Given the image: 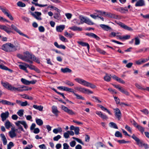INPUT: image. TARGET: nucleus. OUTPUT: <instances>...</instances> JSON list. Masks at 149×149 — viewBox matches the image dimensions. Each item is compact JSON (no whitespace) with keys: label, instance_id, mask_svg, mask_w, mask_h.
I'll use <instances>...</instances> for the list:
<instances>
[{"label":"nucleus","instance_id":"obj_58","mask_svg":"<svg viewBox=\"0 0 149 149\" xmlns=\"http://www.w3.org/2000/svg\"><path fill=\"white\" fill-rule=\"evenodd\" d=\"M96 11L99 13H100L101 15H102L104 16H106V15L107 12H106L104 11H102L100 10H97Z\"/></svg>","mask_w":149,"mask_h":149},{"label":"nucleus","instance_id":"obj_43","mask_svg":"<svg viewBox=\"0 0 149 149\" xmlns=\"http://www.w3.org/2000/svg\"><path fill=\"white\" fill-rule=\"evenodd\" d=\"M59 38L61 41L65 42H68V40H67V39L66 38L64 37L63 36L61 35H59Z\"/></svg>","mask_w":149,"mask_h":149},{"label":"nucleus","instance_id":"obj_52","mask_svg":"<svg viewBox=\"0 0 149 149\" xmlns=\"http://www.w3.org/2000/svg\"><path fill=\"white\" fill-rule=\"evenodd\" d=\"M74 95L76 96V98L77 99H81L82 100H85L84 98L82 97V96L81 95H79L78 94H77L75 93H74Z\"/></svg>","mask_w":149,"mask_h":149},{"label":"nucleus","instance_id":"obj_2","mask_svg":"<svg viewBox=\"0 0 149 149\" xmlns=\"http://www.w3.org/2000/svg\"><path fill=\"white\" fill-rule=\"evenodd\" d=\"M24 54V61L31 64L33 62L31 60L33 57V55L30 53L28 52H26Z\"/></svg>","mask_w":149,"mask_h":149},{"label":"nucleus","instance_id":"obj_9","mask_svg":"<svg viewBox=\"0 0 149 149\" xmlns=\"http://www.w3.org/2000/svg\"><path fill=\"white\" fill-rule=\"evenodd\" d=\"M61 108L65 112H67L70 115H73L75 114V113L72 111V110L68 109L67 107H66L64 105H61Z\"/></svg>","mask_w":149,"mask_h":149},{"label":"nucleus","instance_id":"obj_33","mask_svg":"<svg viewBox=\"0 0 149 149\" xmlns=\"http://www.w3.org/2000/svg\"><path fill=\"white\" fill-rule=\"evenodd\" d=\"M96 50L98 52L103 55H105L106 54V52L104 51L101 49L99 48H97Z\"/></svg>","mask_w":149,"mask_h":149},{"label":"nucleus","instance_id":"obj_22","mask_svg":"<svg viewBox=\"0 0 149 149\" xmlns=\"http://www.w3.org/2000/svg\"><path fill=\"white\" fill-rule=\"evenodd\" d=\"M69 28L71 30L74 31H81L82 30V29L81 28H80L75 26H72V27H70Z\"/></svg>","mask_w":149,"mask_h":149},{"label":"nucleus","instance_id":"obj_60","mask_svg":"<svg viewBox=\"0 0 149 149\" xmlns=\"http://www.w3.org/2000/svg\"><path fill=\"white\" fill-rule=\"evenodd\" d=\"M132 137L134 139L137 143L140 140L138 137H137L134 134H133Z\"/></svg>","mask_w":149,"mask_h":149},{"label":"nucleus","instance_id":"obj_23","mask_svg":"<svg viewBox=\"0 0 149 149\" xmlns=\"http://www.w3.org/2000/svg\"><path fill=\"white\" fill-rule=\"evenodd\" d=\"M61 71L64 73H70L72 72V70L69 68H62L61 69Z\"/></svg>","mask_w":149,"mask_h":149},{"label":"nucleus","instance_id":"obj_12","mask_svg":"<svg viewBox=\"0 0 149 149\" xmlns=\"http://www.w3.org/2000/svg\"><path fill=\"white\" fill-rule=\"evenodd\" d=\"M0 103H1L3 104L7 105L10 106H14L15 104V103L11 102L9 101L5 100H2L0 99Z\"/></svg>","mask_w":149,"mask_h":149},{"label":"nucleus","instance_id":"obj_15","mask_svg":"<svg viewBox=\"0 0 149 149\" xmlns=\"http://www.w3.org/2000/svg\"><path fill=\"white\" fill-rule=\"evenodd\" d=\"M106 16L110 18L116 19H117L118 17V15H116L115 14L111 13L108 12H107L106 13Z\"/></svg>","mask_w":149,"mask_h":149},{"label":"nucleus","instance_id":"obj_45","mask_svg":"<svg viewBox=\"0 0 149 149\" xmlns=\"http://www.w3.org/2000/svg\"><path fill=\"white\" fill-rule=\"evenodd\" d=\"M0 68L6 70H10V69L8 68L7 67L1 64L0 65Z\"/></svg>","mask_w":149,"mask_h":149},{"label":"nucleus","instance_id":"obj_37","mask_svg":"<svg viewBox=\"0 0 149 149\" xmlns=\"http://www.w3.org/2000/svg\"><path fill=\"white\" fill-rule=\"evenodd\" d=\"M18 122L20 123L21 124L23 125L24 127L26 129H27L28 127L27 125L26 122L24 121H18Z\"/></svg>","mask_w":149,"mask_h":149},{"label":"nucleus","instance_id":"obj_56","mask_svg":"<svg viewBox=\"0 0 149 149\" xmlns=\"http://www.w3.org/2000/svg\"><path fill=\"white\" fill-rule=\"evenodd\" d=\"M79 129L78 127H75L74 130L75 133L76 135H78L79 134Z\"/></svg>","mask_w":149,"mask_h":149},{"label":"nucleus","instance_id":"obj_47","mask_svg":"<svg viewBox=\"0 0 149 149\" xmlns=\"http://www.w3.org/2000/svg\"><path fill=\"white\" fill-rule=\"evenodd\" d=\"M134 39L135 41V45H139L140 43V40L139 37H136Z\"/></svg>","mask_w":149,"mask_h":149},{"label":"nucleus","instance_id":"obj_34","mask_svg":"<svg viewBox=\"0 0 149 149\" xmlns=\"http://www.w3.org/2000/svg\"><path fill=\"white\" fill-rule=\"evenodd\" d=\"M149 48H143L142 49H140L138 50H137L136 51V53L141 52H146Z\"/></svg>","mask_w":149,"mask_h":149},{"label":"nucleus","instance_id":"obj_51","mask_svg":"<svg viewBox=\"0 0 149 149\" xmlns=\"http://www.w3.org/2000/svg\"><path fill=\"white\" fill-rule=\"evenodd\" d=\"M64 35L66 37L71 38L73 36V34L69 33L67 31H66L65 32Z\"/></svg>","mask_w":149,"mask_h":149},{"label":"nucleus","instance_id":"obj_24","mask_svg":"<svg viewBox=\"0 0 149 149\" xmlns=\"http://www.w3.org/2000/svg\"><path fill=\"white\" fill-rule=\"evenodd\" d=\"M111 75H109L107 74H106L105 76L104 77V80L107 82H109L110 81L111 79Z\"/></svg>","mask_w":149,"mask_h":149},{"label":"nucleus","instance_id":"obj_10","mask_svg":"<svg viewBox=\"0 0 149 149\" xmlns=\"http://www.w3.org/2000/svg\"><path fill=\"white\" fill-rule=\"evenodd\" d=\"M1 49L6 52H10L9 43H7L1 46Z\"/></svg>","mask_w":149,"mask_h":149},{"label":"nucleus","instance_id":"obj_53","mask_svg":"<svg viewBox=\"0 0 149 149\" xmlns=\"http://www.w3.org/2000/svg\"><path fill=\"white\" fill-rule=\"evenodd\" d=\"M28 86H21V92H22L24 91H28Z\"/></svg>","mask_w":149,"mask_h":149},{"label":"nucleus","instance_id":"obj_41","mask_svg":"<svg viewBox=\"0 0 149 149\" xmlns=\"http://www.w3.org/2000/svg\"><path fill=\"white\" fill-rule=\"evenodd\" d=\"M115 135L116 137H120L121 138H122V134L118 131H117L116 132Z\"/></svg>","mask_w":149,"mask_h":149},{"label":"nucleus","instance_id":"obj_59","mask_svg":"<svg viewBox=\"0 0 149 149\" xmlns=\"http://www.w3.org/2000/svg\"><path fill=\"white\" fill-rule=\"evenodd\" d=\"M135 85L137 88L139 89L142 90H145L146 88H143L141 85H140L138 84H136Z\"/></svg>","mask_w":149,"mask_h":149},{"label":"nucleus","instance_id":"obj_14","mask_svg":"<svg viewBox=\"0 0 149 149\" xmlns=\"http://www.w3.org/2000/svg\"><path fill=\"white\" fill-rule=\"evenodd\" d=\"M0 29L8 33H9L11 32L10 28H9L4 25H0Z\"/></svg>","mask_w":149,"mask_h":149},{"label":"nucleus","instance_id":"obj_35","mask_svg":"<svg viewBox=\"0 0 149 149\" xmlns=\"http://www.w3.org/2000/svg\"><path fill=\"white\" fill-rule=\"evenodd\" d=\"M20 123H19L18 122V121H17V122L15 123L16 125L18 127L19 129H20L22 131L24 132V130L22 126L20 125Z\"/></svg>","mask_w":149,"mask_h":149},{"label":"nucleus","instance_id":"obj_40","mask_svg":"<svg viewBox=\"0 0 149 149\" xmlns=\"http://www.w3.org/2000/svg\"><path fill=\"white\" fill-rule=\"evenodd\" d=\"M17 5L18 6L22 7H25L26 6L25 4L21 1H18L17 3Z\"/></svg>","mask_w":149,"mask_h":149},{"label":"nucleus","instance_id":"obj_1","mask_svg":"<svg viewBox=\"0 0 149 149\" xmlns=\"http://www.w3.org/2000/svg\"><path fill=\"white\" fill-rule=\"evenodd\" d=\"M74 80L78 83L84 86L89 87L92 89L95 88L96 87V86L95 85L83 79L80 78H76Z\"/></svg>","mask_w":149,"mask_h":149},{"label":"nucleus","instance_id":"obj_3","mask_svg":"<svg viewBox=\"0 0 149 149\" xmlns=\"http://www.w3.org/2000/svg\"><path fill=\"white\" fill-rule=\"evenodd\" d=\"M0 9L1 10L4 14L9 18L11 20H13V18L10 14L9 11L6 8L2 6H0Z\"/></svg>","mask_w":149,"mask_h":149},{"label":"nucleus","instance_id":"obj_26","mask_svg":"<svg viewBox=\"0 0 149 149\" xmlns=\"http://www.w3.org/2000/svg\"><path fill=\"white\" fill-rule=\"evenodd\" d=\"M145 60L144 58H141L139 60L136 61V63L138 65H140L143 63H145Z\"/></svg>","mask_w":149,"mask_h":149},{"label":"nucleus","instance_id":"obj_50","mask_svg":"<svg viewBox=\"0 0 149 149\" xmlns=\"http://www.w3.org/2000/svg\"><path fill=\"white\" fill-rule=\"evenodd\" d=\"M14 145L12 142H10L7 145V149H11V148L14 146Z\"/></svg>","mask_w":149,"mask_h":149},{"label":"nucleus","instance_id":"obj_7","mask_svg":"<svg viewBox=\"0 0 149 149\" xmlns=\"http://www.w3.org/2000/svg\"><path fill=\"white\" fill-rule=\"evenodd\" d=\"M9 47L10 52L16 51L17 49H20V46L19 45L15 46L13 44L9 43Z\"/></svg>","mask_w":149,"mask_h":149},{"label":"nucleus","instance_id":"obj_27","mask_svg":"<svg viewBox=\"0 0 149 149\" xmlns=\"http://www.w3.org/2000/svg\"><path fill=\"white\" fill-rule=\"evenodd\" d=\"M36 121L37 124L39 125H42L43 124V122L42 120L40 119L36 118Z\"/></svg>","mask_w":149,"mask_h":149},{"label":"nucleus","instance_id":"obj_36","mask_svg":"<svg viewBox=\"0 0 149 149\" xmlns=\"http://www.w3.org/2000/svg\"><path fill=\"white\" fill-rule=\"evenodd\" d=\"M65 91L72 93L74 94V93H75L74 92V90L73 89L70 88H68L66 87L65 88Z\"/></svg>","mask_w":149,"mask_h":149},{"label":"nucleus","instance_id":"obj_19","mask_svg":"<svg viewBox=\"0 0 149 149\" xmlns=\"http://www.w3.org/2000/svg\"><path fill=\"white\" fill-rule=\"evenodd\" d=\"M65 26L63 25H60L56 27V30L58 32H61L64 29Z\"/></svg>","mask_w":149,"mask_h":149},{"label":"nucleus","instance_id":"obj_25","mask_svg":"<svg viewBox=\"0 0 149 149\" xmlns=\"http://www.w3.org/2000/svg\"><path fill=\"white\" fill-rule=\"evenodd\" d=\"M10 91H17L18 92H21V86L17 88H16L12 86Z\"/></svg>","mask_w":149,"mask_h":149},{"label":"nucleus","instance_id":"obj_48","mask_svg":"<svg viewBox=\"0 0 149 149\" xmlns=\"http://www.w3.org/2000/svg\"><path fill=\"white\" fill-rule=\"evenodd\" d=\"M138 130L141 133H143L144 131V128L142 126L140 125H139V126H137V128Z\"/></svg>","mask_w":149,"mask_h":149},{"label":"nucleus","instance_id":"obj_64","mask_svg":"<svg viewBox=\"0 0 149 149\" xmlns=\"http://www.w3.org/2000/svg\"><path fill=\"white\" fill-rule=\"evenodd\" d=\"M17 56L20 59H22L24 61V55L23 56L22 54H18L17 55Z\"/></svg>","mask_w":149,"mask_h":149},{"label":"nucleus","instance_id":"obj_13","mask_svg":"<svg viewBox=\"0 0 149 149\" xmlns=\"http://www.w3.org/2000/svg\"><path fill=\"white\" fill-rule=\"evenodd\" d=\"M9 115V113L8 111H6L5 113H1V117L2 119V120L4 121L8 118Z\"/></svg>","mask_w":149,"mask_h":149},{"label":"nucleus","instance_id":"obj_44","mask_svg":"<svg viewBox=\"0 0 149 149\" xmlns=\"http://www.w3.org/2000/svg\"><path fill=\"white\" fill-rule=\"evenodd\" d=\"M9 135L11 138H13L16 136V134L15 132L9 131Z\"/></svg>","mask_w":149,"mask_h":149},{"label":"nucleus","instance_id":"obj_61","mask_svg":"<svg viewBox=\"0 0 149 149\" xmlns=\"http://www.w3.org/2000/svg\"><path fill=\"white\" fill-rule=\"evenodd\" d=\"M33 60L38 63L39 64L40 63V60L38 58L36 57L34 55H33Z\"/></svg>","mask_w":149,"mask_h":149},{"label":"nucleus","instance_id":"obj_4","mask_svg":"<svg viewBox=\"0 0 149 149\" xmlns=\"http://www.w3.org/2000/svg\"><path fill=\"white\" fill-rule=\"evenodd\" d=\"M31 15L35 18L38 20H42V18L40 16L42 14L41 12H35L34 13L31 12Z\"/></svg>","mask_w":149,"mask_h":149},{"label":"nucleus","instance_id":"obj_18","mask_svg":"<svg viewBox=\"0 0 149 149\" xmlns=\"http://www.w3.org/2000/svg\"><path fill=\"white\" fill-rule=\"evenodd\" d=\"M52 112L56 116H58V113L59 112L57 109V107L54 105L52 107Z\"/></svg>","mask_w":149,"mask_h":149},{"label":"nucleus","instance_id":"obj_46","mask_svg":"<svg viewBox=\"0 0 149 149\" xmlns=\"http://www.w3.org/2000/svg\"><path fill=\"white\" fill-rule=\"evenodd\" d=\"M64 83L65 84L71 86L74 85V84L72 82H71L70 81L68 80L66 81L65 82H64Z\"/></svg>","mask_w":149,"mask_h":149},{"label":"nucleus","instance_id":"obj_8","mask_svg":"<svg viewBox=\"0 0 149 149\" xmlns=\"http://www.w3.org/2000/svg\"><path fill=\"white\" fill-rule=\"evenodd\" d=\"M11 27L13 29L15 30L20 35L25 37L29 39L30 38L28 36L24 34L20 30H19L14 25L12 24L11 25Z\"/></svg>","mask_w":149,"mask_h":149},{"label":"nucleus","instance_id":"obj_21","mask_svg":"<svg viewBox=\"0 0 149 149\" xmlns=\"http://www.w3.org/2000/svg\"><path fill=\"white\" fill-rule=\"evenodd\" d=\"M78 44L81 45L82 46L87 47L88 50H89L90 49V46L89 44L88 43L80 41L78 42Z\"/></svg>","mask_w":149,"mask_h":149},{"label":"nucleus","instance_id":"obj_16","mask_svg":"<svg viewBox=\"0 0 149 149\" xmlns=\"http://www.w3.org/2000/svg\"><path fill=\"white\" fill-rule=\"evenodd\" d=\"M1 84L4 87L7 89L8 90L11 91L12 86L8 83H5L1 82Z\"/></svg>","mask_w":149,"mask_h":149},{"label":"nucleus","instance_id":"obj_20","mask_svg":"<svg viewBox=\"0 0 149 149\" xmlns=\"http://www.w3.org/2000/svg\"><path fill=\"white\" fill-rule=\"evenodd\" d=\"M100 26L104 30L108 31L111 29V28L105 24H100Z\"/></svg>","mask_w":149,"mask_h":149},{"label":"nucleus","instance_id":"obj_6","mask_svg":"<svg viewBox=\"0 0 149 149\" xmlns=\"http://www.w3.org/2000/svg\"><path fill=\"white\" fill-rule=\"evenodd\" d=\"M116 22L117 24L120 26L121 27L125 30L130 31H131L133 30L131 28L127 26V25H125V24L121 22Z\"/></svg>","mask_w":149,"mask_h":149},{"label":"nucleus","instance_id":"obj_54","mask_svg":"<svg viewBox=\"0 0 149 149\" xmlns=\"http://www.w3.org/2000/svg\"><path fill=\"white\" fill-rule=\"evenodd\" d=\"M97 146L98 147H102L105 148V146L101 142H98L97 143Z\"/></svg>","mask_w":149,"mask_h":149},{"label":"nucleus","instance_id":"obj_32","mask_svg":"<svg viewBox=\"0 0 149 149\" xmlns=\"http://www.w3.org/2000/svg\"><path fill=\"white\" fill-rule=\"evenodd\" d=\"M31 3L32 4L36 6H38L40 7H46V6H47V4H45V5L40 4H39L38 3H35L34 2H33V1H32L31 2Z\"/></svg>","mask_w":149,"mask_h":149},{"label":"nucleus","instance_id":"obj_38","mask_svg":"<svg viewBox=\"0 0 149 149\" xmlns=\"http://www.w3.org/2000/svg\"><path fill=\"white\" fill-rule=\"evenodd\" d=\"M5 125L6 129H9L11 126V123L10 121L7 120L5 124Z\"/></svg>","mask_w":149,"mask_h":149},{"label":"nucleus","instance_id":"obj_31","mask_svg":"<svg viewBox=\"0 0 149 149\" xmlns=\"http://www.w3.org/2000/svg\"><path fill=\"white\" fill-rule=\"evenodd\" d=\"M21 81L23 84L26 85H29V81L24 78H22L21 79Z\"/></svg>","mask_w":149,"mask_h":149},{"label":"nucleus","instance_id":"obj_63","mask_svg":"<svg viewBox=\"0 0 149 149\" xmlns=\"http://www.w3.org/2000/svg\"><path fill=\"white\" fill-rule=\"evenodd\" d=\"M61 138V136L60 135H58L54 137L53 140L54 141H58Z\"/></svg>","mask_w":149,"mask_h":149},{"label":"nucleus","instance_id":"obj_30","mask_svg":"<svg viewBox=\"0 0 149 149\" xmlns=\"http://www.w3.org/2000/svg\"><path fill=\"white\" fill-rule=\"evenodd\" d=\"M19 67L20 69L24 70L27 73L28 72V70L26 69V67H25L24 65H19Z\"/></svg>","mask_w":149,"mask_h":149},{"label":"nucleus","instance_id":"obj_28","mask_svg":"<svg viewBox=\"0 0 149 149\" xmlns=\"http://www.w3.org/2000/svg\"><path fill=\"white\" fill-rule=\"evenodd\" d=\"M109 126L112 128H113L115 129H118V127L116 124L113 122H110L109 123Z\"/></svg>","mask_w":149,"mask_h":149},{"label":"nucleus","instance_id":"obj_11","mask_svg":"<svg viewBox=\"0 0 149 149\" xmlns=\"http://www.w3.org/2000/svg\"><path fill=\"white\" fill-rule=\"evenodd\" d=\"M85 35L90 37L94 38L97 40H99L100 39V38L99 37L92 33H85Z\"/></svg>","mask_w":149,"mask_h":149},{"label":"nucleus","instance_id":"obj_57","mask_svg":"<svg viewBox=\"0 0 149 149\" xmlns=\"http://www.w3.org/2000/svg\"><path fill=\"white\" fill-rule=\"evenodd\" d=\"M144 143L143 141L139 140V141L137 142L138 145H139V146L142 147L143 146V144Z\"/></svg>","mask_w":149,"mask_h":149},{"label":"nucleus","instance_id":"obj_39","mask_svg":"<svg viewBox=\"0 0 149 149\" xmlns=\"http://www.w3.org/2000/svg\"><path fill=\"white\" fill-rule=\"evenodd\" d=\"M120 91L121 92L125 94V95H129V93L127 91L125 90L122 87L121 89H120Z\"/></svg>","mask_w":149,"mask_h":149},{"label":"nucleus","instance_id":"obj_42","mask_svg":"<svg viewBox=\"0 0 149 149\" xmlns=\"http://www.w3.org/2000/svg\"><path fill=\"white\" fill-rule=\"evenodd\" d=\"M85 23L90 25H92L94 24V23L88 18H87Z\"/></svg>","mask_w":149,"mask_h":149},{"label":"nucleus","instance_id":"obj_17","mask_svg":"<svg viewBox=\"0 0 149 149\" xmlns=\"http://www.w3.org/2000/svg\"><path fill=\"white\" fill-rule=\"evenodd\" d=\"M145 5V3L143 0H139L136 3L135 6L136 7L142 6Z\"/></svg>","mask_w":149,"mask_h":149},{"label":"nucleus","instance_id":"obj_49","mask_svg":"<svg viewBox=\"0 0 149 149\" xmlns=\"http://www.w3.org/2000/svg\"><path fill=\"white\" fill-rule=\"evenodd\" d=\"M24 110L22 109L19 110L17 112V114L20 117L22 116L23 114Z\"/></svg>","mask_w":149,"mask_h":149},{"label":"nucleus","instance_id":"obj_55","mask_svg":"<svg viewBox=\"0 0 149 149\" xmlns=\"http://www.w3.org/2000/svg\"><path fill=\"white\" fill-rule=\"evenodd\" d=\"M93 91L90 90H89L88 89H86L85 88V90H84V93H87L88 94H93Z\"/></svg>","mask_w":149,"mask_h":149},{"label":"nucleus","instance_id":"obj_29","mask_svg":"<svg viewBox=\"0 0 149 149\" xmlns=\"http://www.w3.org/2000/svg\"><path fill=\"white\" fill-rule=\"evenodd\" d=\"M33 107L37 110L40 111H42L43 109V107L41 106H37V105H34L33 106Z\"/></svg>","mask_w":149,"mask_h":149},{"label":"nucleus","instance_id":"obj_62","mask_svg":"<svg viewBox=\"0 0 149 149\" xmlns=\"http://www.w3.org/2000/svg\"><path fill=\"white\" fill-rule=\"evenodd\" d=\"M60 16V13H56L54 14V17L56 19H57Z\"/></svg>","mask_w":149,"mask_h":149},{"label":"nucleus","instance_id":"obj_5","mask_svg":"<svg viewBox=\"0 0 149 149\" xmlns=\"http://www.w3.org/2000/svg\"><path fill=\"white\" fill-rule=\"evenodd\" d=\"M115 112V115L118 120L121 119V113L120 109L118 108H116L114 109Z\"/></svg>","mask_w":149,"mask_h":149}]
</instances>
